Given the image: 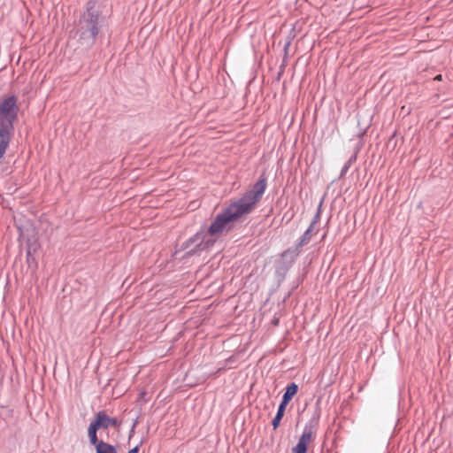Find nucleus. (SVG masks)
<instances>
[{"mask_svg": "<svg viewBox=\"0 0 453 453\" xmlns=\"http://www.w3.org/2000/svg\"><path fill=\"white\" fill-rule=\"evenodd\" d=\"M289 402L288 401H285L283 398H282V401L279 406V409L278 411H280V412H285V410H286V407L288 405Z\"/></svg>", "mask_w": 453, "mask_h": 453, "instance_id": "f8f14e48", "label": "nucleus"}, {"mask_svg": "<svg viewBox=\"0 0 453 453\" xmlns=\"http://www.w3.org/2000/svg\"><path fill=\"white\" fill-rule=\"evenodd\" d=\"M97 430L99 429L96 427V426L93 422H91L88 429V436L89 438L90 443L92 445H95L96 448L97 447V444H99L101 441L97 439Z\"/></svg>", "mask_w": 453, "mask_h": 453, "instance_id": "0eeeda50", "label": "nucleus"}, {"mask_svg": "<svg viewBox=\"0 0 453 453\" xmlns=\"http://www.w3.org/2000/svg\"><path fill=\"white\" fill-rule=\"evenodd\" d=\"M312 227H313V223L311 224L310 227L305 231V233L300 242L301 245H303L309 242L310 234H311V232L312 231Z\"/></svg>", "mask_w": 453, "mask_h": 453, "instance_id": "9d476101", "label": "nucleus"}, {"mask_svg": "<svg viewBox=\"0 0 453 453\" xmlns=\"http://www.w3.org/2000/svg\"><path fill=\"white\" fill-rule=\"evenodd\" d=\"M99 11L96 8V4L88 2L87 11L81 18L75 36L84 45H91L94 43L98 34Z\"/></svg>", "mask_w": 453, "mask_h": 453, "instance_id": "f03ea898", "label": "nucleus"}, {"mask_svg": "<svg viewBox=\"0 0 453 453\" xmlns=\"http://www.w3.org/2000/svg\"><path fill=\"white\" fill-rule=\"evenodd\" d=\"M297 390L298 386L296 383L289 384L286 388L285 394L283 395V399L285 401L290 402L293 396L297 393Z\"/></svg>", "mask_w": 453, "mask_h": 453, "instance_id": "1a4fd4ad", "label": "nucleus"}, {"mask_svg": "<svg viewBox=\"0 0 453 453\" xmlns=\"http://www.w3.org/2000/svg\"><path fill=\"white\" fill-rule=\"evenodd\" d=\"M92 422L98 429H107L111 426L117 427L119 426V422L117 418L110 417L104 411H98L95 415V418Z\"/></svg>", "mask_w": 453, "mask_h": 453, "instance_id": "20e7f679", "label": "nucleus"}, {"mask_svg": "<svg viewBox=\"0 0 453 453\" xmlns=\"http://www.w3.org/2000/svg\"><path fill=\"white\" fill-rule=\"evenodd\" d=\"M265 187V179H260L243 196L231 202L221 213L216 216L206 231H199L185 243L184 248L188 250V254H196L211 247L218 238L231 230L234 221L252 211L261 199Z\"/></svg>", "mask_w": 453, "mask_h": 453, "instance_id": "f257e3e1", "label": "nucleus"}, {"mask_svg": "<svg viewBox=\"0 0 453 453\" xmlns=\"http://www.w3.org/2000/svg\"><path fill=\"white\" fill-rule=\"evenodd\" d=\"M96 451V453H117V449L114 446L103 441H101L100 443L97 444Z\"/></svg>", "mask_w": 453, "mask_h": 453, "instance_id": "6e6552de", "label": "nucleus"}, {"mask_svg": "<svg viewBox=\"0 0 453 453\" xmlns=\"http://www.w3.org/2000/svg\"><path fill=\"white\" fill-rule=\"evenodd\" d=\"M283 415H284V412H280L279 411H277V414H276V416L274 417V418L273 419V422H272L273 429H276L279 426L280 422Z\"/></svg>", "mask_w": 453, "mask_h": 453, "instance_id": "9b49d317", "label": "nucleus"}, {"mask_svg": "<svg viewBox=\"0 0 453 453\" xmlns=\"http://www.w3.org/2000/svg\"><path fill=\"white\" fill-rule=\"evenodd\" d=\"M12 131L0 128V159L4 157L11 141Z\"/></svg>", "mask_w": 453, "mask_h": 453, "instance_id": "423d86ee", "label": "nucleus"}, {"mask_svg": "<svg viewBox=\"0 0 453 453\" xmlns=\"http://www.w3.org/2000/svg\"><path fill=\"white\" fill-rule=\"evenodd\" d=\"M435 81H441L442 80V77L441 74L437 75L435 78H434Z\"/></svg>", "mask_w": 453, "mask_h": 453, "instance_id": "4468645a", "label": "nucleus"}, {"mask_svg": "<svg viewBox=\"0 0 453 453\" xmlns=\"http://www.w3.org/2000/svg\"><path fill=\"white\" fill-rule=\"evenodd\" d=\"M138 449H139V446L137 445L134 448H133L132 449H130L128 453H138Z\"/></svg>", "mask_w": 453, "mask_h": 453, "instance_id": "ddd939ff", "label": "nucleus"}, {"mask_svg": "<svg viewBox=\"0 0 453 453\" xmlns=\"http://www.w3.org/2000/svg\"><path fill=\"white\" fill-rule=\"evenodd\" d=\"M19 110L17 96L12 95L0 99V128L13 132V123L17 119Z\"/></svg>", "mask_w": 453, "mask_h": 453, "instance_id": "7ed1b4c3", "label": "nucleus"}, {"mask_svg": "<svg viewBox=\"0 0 453 453\" xmlns=\"http://www.w3.org/2000/svg\"><path fill=\"white\" fill-rule=\"evenodd\" d=\"M312 440V434L311 431H304L300 437L297 444L292 449V453H306L308 445Z\"/></svg>", "mask_w": 453, "mask_h": 453, "instance_id": "39448f33", "label": "nucleus"}]
</instances>
